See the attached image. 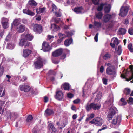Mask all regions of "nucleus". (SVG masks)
I'll return each instance as SVG.
<instances>
[{
  "instance_id": "obj_1",
  "label": "nucleus",
  "mask_w": 133,
  "mask_h": 133,
  "mask_svg": "<svg viewBox=\"0 0 133 133\" xmlns=\"http://www.w3.org/2000/svg\"><path fill=\"white\" fill-rule=\"evenodd\" d=\"M89 123L94 124L96 126H101L103 123V121L100 117H95L92 120L89 122Z\"/></svg>"
},
{
  "instance_id": "obj_2",
  "label": "nucleus",
  "mask_w": 133,
  "mask_h": 133,
  "mask_svg": "<svg viewBox=\"0 0 133 133\" xmlns=\"http://www.w3.org/2000/svg\"><path fill=\"white\" fill-rule=\"evenodd\" d=\"M121 77L126 79V81H129L133 79V73L131 71H128L127 70L124 74H122Z\"/></svg>"
},
{
  "instance_id": "obj_3",
  "label": "nucleus",
  "mask_w": 133,
  "mask_h": 133,
  "mask_svg": "<svg viewBox=\"0 0 133 133\" xmlns=\"http://www.w3.org/2000/svg\"><path fill=\"white\" fill-rule=\"evenodd\" d=\"M100 106L97 105V104L92 103L90 104L89 103H87L86 105L85 108L87 111L89 112L92 108H93L94 110H96L100 109Z\"/></svg>"
},
{
  "instance_id": "obj_4",
  "label": "nucleus",
  "mask_w": 133,
  "mask_h": 133,
  "mask_svg": "<svg viewBox=\"0 0 133 133\" xmlns=\"http://www.w3.org/2000/svg\"><path fill=\"white\" fill-rule=\"evenodd\" d=\"M106 73L107 75H112L113 77H115L116 75L115 68L112 66H109L107 68Z\"/></svg>"
},
{
  "instance_id": "obj_5",
  "label": "nucleus",
  "mask_w": 133,
  "mask_h": 133,
  "mask_svg": "<svg viewBox=\"0 0 133 133\" xmlns=\"http://www.w3.org/2000/svg\"><path fill=\"white\" fill-rule=\"evenodd\" d=\"M67 36L64 34L61 33H59V43H61L66 37H70L72 36V33L70 32H66Z\"/></svg>"
},
{
  "instance_id": "obj_6",
  "label": "nucleus",
  "mask_w": 133,
  "mask_h": 133,
  "mask_svg": "<svg viewBox=\"0 0 133 133\" xmlns=\"http://www.w3.org/2000/svg\"><path fill=\"white\" fill-rule=\"evenodd\" d=\"M43 64L42 59L39 58L34 63V65L36 69H39L43 66Z\"/></svg>"
},
{
  "instance_id": "obj_7",
  "label": "nucleus",
  "mask_w": 133,
  "mask_h": 133,
  "mask_svg": "<svg viewBox=\"0 0 133 133\" xmlns=\"http://www.w3.org/2000/svg\"><path fill=\"white\" fill-rule=\"evenodd\" d=\"M128 10V8L127 6H122L120 9L119 15L122 17L125 16L127 14Z\"/></svg>"
},
{
  "instance_id": "obj_8",
  "label": "nucleus",
  "mask_w": 133,
  "mask_h": 133,
  "mask_svg": "<svg viewBox=\"0 0 133 133\" xmlns=\"http://www.w3.org/2000/svg\"><path fill=\"white\" fill-rule=\"evenodd\" d=\"M42 49L44 52L49 51L51 49L50 46L48 43L46 42H43L42 45Z\"/></svg>"
},
{
  "instance_id": "obj_9",
  "label": "nucleus",
  "mask_w": 133,
  "mask_h": 133,
  "mask_svg": "<svg viewBox=\"0 0 133 133\" xmlns=\"http://www.w3.org/2000/svg\"><path fill=\"white\" fill-rule=\"evenodd\" d=\"M121 120V116L119 115L118 116L116 117H115L112 120L111 123L114 125H116L117 124L119 125Z\"/></svg>"
},
{
  "instance_id": "obj_10",
  "label": "nucleus",
  "mask_w": 133,
  "mask_h": 133,
  "mask_svg": "<svg viewBox=\"0 0 133 133\" xmlns=\"http://www.w3.org/2000/svg\"><path fill=\"white\" fill-rule=\"evenodd\" d=\"M19 87L21 91H24L25 92H28L30 89V87L26 84L21 85Z\"/></svg>"
},
{
  "instance_id": "obj_11",
  "label": "nucleus",
  "mask_w": 133,
  "mask_h": 133,
  "mask_svg": "<svg viewBox=\"0 0 133 133\" xmlns=\"http://www.w3.org/2000/svg\"><path fill=\"white\" fill-rule=\"evenodd\" d=\"M33 30L37 33H41L42 31V26L38 24L34 25L33 28Z\"/></svg>"
},
{
  "instance_id": "obj_12",
  "label": "nucleus",
  "mask_w": 133,
  "mask_h": 133,
  "mask_svg": "<svg viewBox=\"0 0 133 133\" xmlns=\"http://www.w3.org/2000/svg\"><path fill=\"white\" fill-rule=\"evenodd\" d=\"M112 17V15L109 14H107L105 15L103 18V21L104 23H107Z\"/></svg>"
},
{
  "instance_id": "obj_13",
  "label": "nucleus",
  "mask_w": 133,
  "mask_h": 133,
  "mask_svg": "<svg viewBox=\"0 0 133 133\" xmlns=\"http://www.w3.org/2000/svg\"><path fill=\"white\" fill-rule=\"evenodd\" d=\"M7 114H8V119H11L12 118L13 119H15L17 116V114H15L14 112L11 113L10 111L7 112Z\"/></svg>"
},
{
  "instance_id": "obj_14",
  "label": "nucleus",
  "mask_w": 133,
  "mask_h": 133,
  "mask_svg": "<svg viewBox=\"0 0 133 133\" xmlns=\"http://www.w3.org/2000/svg\"><path fill=\"white\" fill-rule=\"evenodd\" d=\"M21 37L25 38L26 39L29 41L32 40L33 38V36L31 34H28L25 35L23 34L21 35Z\"/></svg>"
},
{
  "instance_id": "obj_15",
  "label": "nucleus",
  "mask_w": 133,
  "mask_h": 133,
  "mask_svg": "<svg viewBox=\"0 0 133 133\" xmlns=\"http://www.w3.org/2000/svg\"><path fill=\"white\" fill-rule=\"evenodd\" d=\"M23 12L25 14L31 16H33L34 15V12H32L30 10L28 9H24L23 10Z\"/></svg>"
},
{
  "instance_id": "obj_16",
  "label": "nucleus",
  "mask_w": 133,
  "mask_h": 133,
  "mask_svg": "<svg viewBox=\"0 0 133 133\" xmlns=\"http://www.w3.org/2000/svg\"><path fill=\"white\" fill-rule=\"evenodd\" d=\"M109 113L111 114L115 115L117 111V108L115 107H111L109 109Z\"/></svg>"
},
{
  "instance_id": "obj_17",
  "label": "nucleus",
  "mask_w": 133,
  "mask_h": 133,
  "mask_svg": "<svg viewBox=\"0 0 133 133\" xmlns=\"http://www.w3.org/2000/svg\"><path fill=\"white\" fill-rule=\"evenodd\" d=\"M56 24H51V28L54 31H57L58 30V26L57 24L58 23V21H56Z\"/></svg>"
},
{
  "instance_id": "obj_18",
  "label": "nucleus",
  "mask_w": 133,
  "mask_h": 133,
  "mask_svg": "<svg viewBox=\"0 0 133 133\" xmlns=\"http://www.w3.org/2000/svg\"><path fill=\"white\" fill-rule=\"evenodd\" d=\"M31 51L29 49H25L23 50V56L25 57H27L31 53Z\"/></svg>"
},
{
  "instance_id": "obj_19",
  "label": "nucleus",
  "mask_w": 133,
  "mask_h": 133,
  "mask_svg": "<svg viewBox=\"0 0 133 133\" xmlns=\"http://www.w3.org/2000/svg\"><path fill=\"white\" fill-rule=\"evenodd\" d=\"M72 39L71 38L65 40L64 42V45L66 46H68L72 43Z\"/></svg>"
},
{
  "instance_id": "obj_20",
  "label": "nucleus",
  "mask_w": 133,
  "mask_h": 133,
  "mask_svg": "<svg viewBox=\"0 0 133 133\" xmlns=\"http://www.w3.org/2000/svg\"><path fill=\"white\" fill-rule=\"evenodd\" d=\"M126 31L125 28H121L119 29L118 33L119 35H124L126 33Z\"/></svg>"
},
{
  "instance_id": "obj_21",
  "label": "nucleus",
  "mask_w": 133,
  "mask_h": 133,
  "mask_svg": "<svg viewBox=\"0 0 133 133\" xmlns=\"http://www.w3.org/2000/svg\"><path fill=\"white\" fill-rule=\"evenodd\" d=\"M83 9L82 6L75 7L74 9V11L77 14H79L81 13Z\"/></svg>"
},
{
  "instance_id": "obj_22",
  "label": "nucleus",
  "mask_w": 133,
  "mask_h": 133,
  "mask_svg": "<svg viewBox=\"0 0 133 133\" xmlns=\"http://www.w3.org/2000/svg\"><path fill=\"white\" fill-rule=\"evenodd\" d=\"M65 90H69L70 89V87L69 83H65L61 86Z\"/></svg>"
},
{
  "instance_id": "obj_23",
  "label": "nucleus",
  "mask_w": 133,
  "mask_h": 133,
  "mask_svg": "<svg viewBox=\"0 0 133 133\" xmlns=\"http://www.w3.org/2000/svg\"><path fill=\"white\" fill-rule=\"evenodd\" d=\"M37 3L34 0H29L28 4L32 6H36L37 5Z\"/></svg>"
},
{
  "instance_id": "obj_24",
  "label": "nucleus",
  "mask_w": 133,
  "mask_h": 133,
  "mask_svg": "<svg viewBox=\"0 0 133 133\" xmlns=\"http://www.w3.org/2000/svg\"><path fill=\"white\" fill-rule=\"evenodd\" d=\"M25 27L24 25H21L18 28V31L20 33L23 32L25 30Z\"/></svg>"
},
{
  "instance_id": "obj_25",
  "label": "nucleus",
  "mask_w": 133,
  "mask_h": 133,
  "mask_svg": "<svg viewBox=\"0 0 133 133\" xmlns=\"http://www.w3.org/2000/svg\"><path fill=\"white\" fill-rule=\"evenodd\" d=\"M52 11L53 12L55 13V15L57 17L58 16V13L56 11V9H57V8L55 5L54 4H52Z\"/></svg>"
},
{
  "instance_id": "obj_26",
  "label": "nucleus",
  "mask_w": 133,
  "mask_h": 133,
  "mask_svg": "<svg viewBox=\"0 0 133 133\" xmlns=\"http://www.w3.org/2000/svg\"><path fill=\"white\" fill-rule=\"evenodd\" d=\"M113 102V99L112 98H110L107 101H106V103L107 105L109 106L113 105L112 103Z\"/></svg>"
},
{
  "instance_id": "obj_27",
  "label": "nucleus",
  "mask_w": 133,
  "mask_h": 133,
  "mask_svg": "<svg viewBox=\"0 0 133 133\" xmlns=\"http://www.w3.org/2000/svg\"><path fill=\"white\" fill-rule=\"evenodd\" d=\"M45 114L47 115H50L53 113V110L51 109H47L45 111Z\"/></svg>"
},
{
  "instance_id": "obj_28",
  "label": "nucleus",
  "mask_w": 133,
  "mask_h": 133,
  "mask_svg": "<svg viewBox=\"0 0 133 133\" xmlns=\"http://www.w3.org/2000/svg\"><path fill=\"white\" fill-rule=\"evenodd\" d=\"M111 54L108 52H107L103 56V58L104 60H106L109 59L111 57Z\"/></svg>"
},
{
  "instance_id": "obj_29",
  "label": "nucleus",
  "mask_w": 133,
  "mask_h": 133,
  "mask_svg": "<svg viewBox=\"0 0 133 133\" xmlns=\"http://www.w3.org/2000/svg\"><path fill=\"white\" fill-rule=\"evenodd\" d=\"M104 5L105 4L104 3H102L100 4V5L98 6L97 8V10L99 11H101L103 10Z\"/></svg>"
},
{
  "instance_id": "obj_30",
  "label": "nucleus",
  "mask_w": 133,
  "mask_h": 133,
  "mask_svg": "<svg viewBox=\"0 0 133 133\" xmlns=\"http://www.w3.org/2000/svg\"><path fill=\"white\" fill-rule=\"evenodd\" d=\"M21 21V19L20 18L16 19L13 21V23L15 25L17 26L19 24Z\"/></svg>"
},
{
  "instance_id": "obj_31",
  "label": "nucleus",
  "mask_w": 133,
  "mask_h": 133,
  "mask_svg": "<svg viewBox=\"0 0 133 133\" xmlns=\"http://www.w3.org/2000/svg\"><path fill=\"white\" fill-rule=\"evenodd\" d=\"M26 41V40L25 38L21 39L19 43V45L22 46H23L25 44Z\"/></svg>"
},
{
  "instance_id": "obj_32",
  "label": "nucleus",
  "mask_w": 133,
  "mask_h": 133,
  "mask_svg": "<svg viewBox=\"0 0 133 133\" xmlns=\"http://www.w3.org/2000/svg\"><path fill=\"white\" fill-rule=\"evenodd\" d=\"M63 94L61 91H59V100H62L63 99Z\"/></svg>"
},
{
  "instance_id": "obj_33",
  "label": "nucleus",
  "mask_w": 133,
  "mask_h": 133,
  "mask_svg": "<svg viewBox=\"0 0 133 133\" xmlns=\"http://www.w3.org/2000/svg\"><path fill=\"white\" fill-rule=\"evenodd\" d=\"M130 92L131 90L129 88H126L124 91V93L126 95H130Z\"/></svg>"
},
{
  "instance_id": "obj_34",
  "label": "nucleus",
  "mask_w": 133,
  "mask_h": 133,
  "mask_svg": "<svg viewBox=\"0 0 133 133\" xmlns=\"http://www.w3.org/2000/svg\"><path fill=\"white\" fill-rule=\"evenodd\" d=\"M15 46V45L14 44L9 43L7 44V48L8 49H12L14 48Z\"/></svg>"
},
{
  "instance_id": "obj_35",
  "label": "nucleus",
  "mask_w": 133,
  "mask_h": 133,
  "mask_svg": "<svg viewBox=\"0 0 133 133\" xmlns=\"http://www.w3.org/2000/svg\"><path fill=\"white\" fill-rule=\"evenodd\" d=\"M103 14L101 12H99L96 15V17L98 19H101Z\"/></svg>"
},
{
  "instance_id": "obj_36",
  "label": "nucleus",
  "mask_w": 133,
  "mask_h": 133,
  "mask_svg": "<svg viewBox=\"0 0 133 133\" xmlns=\"http://www.w3.org/2000/svg\"><path fill=\"white\" fill-rule=\"evenodd\" d=\"M111 7L110 6H106L105 7L104 10L105 13H109L110 11Z\"/></svg>"
},
{
  "instance_id": "obj_37",
  "label": "nucleus",
  "mask_w": 133,
  "mask_h": 133,
  "mask_svg": "<svg viewBox=\"0 0 133 133\" xmlns=\"http://www.w3.org/2000/svg\"><path fill=\"white\" fill-rule=\"evenodd\" d=\"M45 8H39L38 9H36V12L37 13H43L45 11Z\"/></svg>"
},
{
  "instance_id": "obj_38",
  "label": "nucleus",
  "mask_w": 133,
  "mask_h": 133,
  "mask_svg": "<svg viewBox=\"0 0 133 133\" xmlns=\"http://www.w3.org/2000/svg\"><path fill=\"white\" fill-rule=\"evenodd\" d=\"M49 126L51 129L52 132H56V129L52 124L51 123L49 124Z\"/></svg>"
},
{
  "instance_id": "obj_39",
  "label": "nucleus",
  "mask_w": 133,
  "mask_h": 133,
  "mask_svg": "<svg viewBox=\"0 0 133 133\" xmlns=\"http://www.w3.org/2000/svg\"><path fill=\"white\" fill-rule=\"evenodd\" d=\"M112 39L113 40V43L115 45H118L119 44V42L117 38H113Z\"/></svg>"
},
{
  "instance_id": "obj_40",
  "label": "nucleus",
  "mask_w": 133,
  "mask_h": 133,
  "mask_svg": "<svg viewBox=\"0 0 133 133\" xmlns=\"http://www.w3.org/2000/svg\"><path fill=\"white\" fill-rule=\"evenodd\" d=\"M101 23L100 22H97L96 21L94 22V25L97 28H99L101 27Z\"/></svg>"
},
{
  "instance_id": "obj_41",
  "label": "nucleus",
  "mask_w": 133,
  "mask_h": 133,
  "mask_svg": "<svg viewBox=\"0 0 133 133\" xmlns=\"http://www.w3.org/2000/svg\"><path fill=\"white\" fill-rule=\"evenodd\" d=\"M132 43L129 44L128 45V48L131 52H133V48L132 47Z\"/></svg>"
},
{
  "instance_id": "obj_42",
  "label": "nucleus",
  "mask_w": 133,
  "mask_h": 133,
  "mask_svg": "<svg viewBox=\"0 0 133 133\" xmlns=\"http://www.w3.org/2000/svg\"><path fill=\"white\" fill-rule=\"evenodd\" d=\"M127 101L128 103L130 105L133 104V98L131 97H130L129 98V99L127 100Z\"/></svg>"
},
{
  "instance_id": "obj_43",
  "label": "nucleus",
  "mask_w": 133,
  "mask_h": 133,
  "mask_svg": "<svg viewBox=\"0 0 133 133\" xmlns=\"http://www.w3.org/2000/svg\"><path fill=\"white\" fill-rule=\"evenodd\" d=\"M101 94H98L96 96L95 100L97 102L101 98Z\"/></svg>"
},
{
  "instance_id": "obj_44",
  "label": "nucleus",
  "mask_w": 133,
  "mask_h": 133,
  "mask_svg": "<svg viewBox=\"0 0 133 133\" xmlns=\"http://www.w3.org/2000/svg\"><path fill=\"white\" fill-rule=\"evenodd\" d=\"M122 52V49H121V46L120 45L118 46V50L117 51V52L118 55H120L121 53Z\"/></svg>"
},
{
  "instance_id": "obj_45",
  "label": "nucleus",
  "mask_w": 133,
  "mask_h": 133,
  "mask_svg": "<svg viewBox=\"0 0 133 133\" xmlns=\"http://www.w3.org/2000/svg\"><path fill=\"white\" fill-rule=\"evenodd\" d=\"M9 25V24L7 22H5L2 23V26L5 29H6L8 27Z\"/></svg>"
},
{
  "instance_id": "obj_46",
  "label": "nucleus",
  "mask_w": 133,
  "mask_h": 133,
  "mask_svg": "<svg viewBox=\"0 0 133 133\" xmlns=\"http://www.w3.org/2000/svg\"><path fill=\"white\" fill-rule=\"evenodd\" d=\"M52 55L54 57L58 56V49H57L52 53Z\"/></svg>"
},
{
  "instance_id": "obj_47",
  "label": "nucleus",
  "mask_w": 133,
  "mask_h": 133,
  "mask_svg": "<svg viewBox=\"0 0 133 133\" xmlns=\"http://www.w3.org/2000/svg\"><path fill=\"white\" fill-rule=\"evenodd\" d=\"M120 101L122 102V106L125 105L127 104V102L124 99L122 98L120 99Z\"/></svg>"
},
{
  "instance_id": "obj_48",
  "label": "nucleus",
  "mask_w": 133,
  "mask_h": 133,
  "mask_svg": "<svg viewBox=\"0 0 133 133\" xmlns=\"http://www.w3.org/2000/svg\"><path fill=\"white\" fill-rule=\"evenodd\" d=\"M38 131V127L37 126H35L34 127L33 130V133H37Z\"/></svg>"
},
{
  "instance_id": "obj_49",
  "label": "nucleus",
  "mask_w": 133,
  "mask_h": 133,
  "mask_svg": "<svg viewBox=\"0 0 133 133\" xmlns=\"http://www.w3.org/2000/svg\"><path fill=\"white\" fill-rule=\"evenodd\" d=\"M113 26V25L112 23L110 24L107 27V29L108 30H112Z\"/></svg>"
},
{
  "instance_id": "obj_50",
  "label": "nucleus",
  "mask_w": 133,
  "mask_h": 133,
  "mask_svg": "<svg viewBox=\"0 0 133 133\" xmlns=\"http://www.w3.org/2000/svg\"><path fill=\"white\" fill-rule=\"evenodd\" d=\"M24 46L25 47H26L30 46H32V44L30 42L26 41Z\"/></svg>"
},
{
  "instance_id": "obj_51",
  "label": "nucleus",
  "mask_w": 133,
  "mask_h": 133,
  "mask_svg": "<svg viewBox=\"0 0 133 133\" xmlns=\"http://www.w3.org/2000/svg\"><path fill=\"white\" fill-rule=\"evenodd\" d=\"M33 119L32 116L31 115L29 116L26 119V121L27 122H29L31 121Z\"/></svg>"
},
{
  "instance_id": "obj_52",
  "label": "nucleus",
  "mask_w": 133,
  "mask_h": 133,
  "mask_svg": "<svg viewBox=\"0 0 133 133\" xmlns=\"http://www.w3.org/2000/svg\"><path fill=\"white\" fill-rule=\"evenodd\" d=\"M4 72V68L0 66V77L3 75Z\"/></svg>"
},
{
  "instance_id": "obj_53",
  "label": "nucleus",
  "mask_w": 133,
  "mask_h": 133,
  "mask_svg": "<svg viewBox=\"0 0 133 133\" xmlns=\"http://www.w3.org/2000/svg\"><path fill=\"white\" fill-rule=\"evenodd\" d=\"M129 33L130 35H133V28H130L128 30Z\"/></svg>"
},
{
  "instance_id": "obj_54",
  "label": "nucleus",
  "mask_w": 133,
  "mask_h": 133,
  "mask_svg": "<svg viewBox=\"0 0 133 133\" xmlns=\"http://www.w3.org/2000/svg\"><path fill=\"white\" fill-rule=\"evenodd\" d=\"M66 54L65 53H63L62 54V55L60 57V59H64L65 58H66Z\"/></svg>"
},
{
  "instance_id": "obj_55",
  "label": "nucleus",
  "mask_w": 133,
  "mask_h": 133,
  "mask_svg": "<svg viewBox=\"0 0 133 133\" xmlns=\"http://www.w3.org/2000/svg\"><path fill=\"white\" fill-rule=\"evenodd\" d=\"M114 116L109 113L107 115V118L109 120H110L112 119V118Z\"/></svg>"
},
{
  "instance_id": "obj_56",
  "label": "nucleus",
  "mask_w": 133,
  "mask_h": 133,
  "mask_svg": "<svg viewBox=\"0 0 133 133\" xmlns=\"http://www.w3.org/2000/svg\"><path fill=\"white\" fill-rule=\"evenodd\" d=\"M80 100L79 99L77 98L73 101V102L74 104H77L80 102Z\"/></svg>"
},
{
  "instance_id": "obj_57",
  "label": "nucleus",
  "mask_w": 133,
  "mask_h": 133,
  "mask_svg": "<svg viewBox=\"0 0 133 133\" xmlns=\"http://www.w3.org/2000/svg\"><path fill=\"white\" fill-rule=\"evenodd\" d=\"M99 0H92V2L94 4L97 5L99 4Z\"/></svg>"
},
{
  "instance_id": "obj_58",
  "label": "nucleus",
  "mask_w": 133,
  "mask_h": 133,
  "mask_svg": "<svg viewBox=\"0 0 133 133\" xmlns=\"http://www.w3.org/2000/svg\"><path fill=\"white\" fill-rule=\"evenodd\" d=\"M107 81L108 79L105 78H103L102 79L103 83L104 84L107 85Z\"/></svg>"
},
{
  "instance_id": "obj_59",
  "label": "nucleus",
  "mask_w": 133,
  "mask_h": 133,
  "mask_svg": "<svg viewBox=\"0 0 133 133\" xmlns=\"http://www.w3.org/2000/svg\"><path fill=\"white\" fill-rule=\"evenodd\" d=\"M74 96V95L72 93H70L67 94V97L69 98H72Z\"/></svg>"
},
{
  "instance_id": "obj_60",
  "label": "nucleus",
  "mask_w": 133,
  "mask_h": 133,
  "mask_svg": "<svg viewBox=\"0 0 133 133\" xmlns=\"http://www.w3.org/2000/svg\"><path fill=\"white\" fill-rule=\"evenodd\" d=\"M98 33H97L96 34L94 37V39L95 41L96 42H97L98 41Z\"/></svg>"
},
{
  "instance_id": "obj_61",
  "label": "nucleus",
  "mask_w": 133,
  "mask_h": 133,
  "mask_svg": "<svg viewBox=\"0 0 133 133\" xmlns=\"http://www.w3.org/2000/svg\"><path fill=\"white\" fill-rule=\"evenodd\" d=\"M63 49L62 48L59 49L58 55L59 56L61 55L63 52Z\"/></svg>"
},
{
  "instance_id": "obj_62",
  "label": "nucleus",
  "mask_w": 133,
  "mask_h": 133,
  "mask_svg": "<svg viewBox=\"0 0 133 133\" xmlns=\"http://www.w3.org/2000/svg\"><path fill=\"white\" fill-rule=\"evenodd\" d=\"M58 91H57L56 92L55 94L54 95L55 98L57 99H58Z\"/></svg>"
},
{
  "instance_id": "obj_63",
  "label": "nucleus",
  "mask_w": 133,
  "mask_h": 133,
  "mask_svg": "<svg viewBox=\"0 0 133 133\" xmlns=\"http://www.w3.org/2000/svg\"><path fill=\"white\" fill-rule=\"evenodd\" d=\"M129 68L130 69V70L129 71H128V70L127 69L126 70L125 72H126L127 71V70L128 71H132V72L133 73V71L132 70L133 69V65H130L129 66Z\"/></svg>"
},
{
  "instance_id": "obj_64",
  "label": "nucleus",
  "mask_w": 133,
  "mask_h": 133,
  "mask_svg": "<svg viewBox=\"0 0 133 133\" xmlns=\"http://www.w3.org/2000/svg\"><path fill=\"white\" fill-rule=\"evenodd\" d=\"M104 70V67L103 66H101L100 68V72L101 73L103 72Z\"/></svg>"
}]
</instances>
